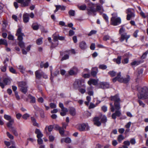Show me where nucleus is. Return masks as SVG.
<instances>
[{"mask_svg": "<svg viewBox=\"0 0 148 148\" xmlns=\"http://www.w3.org/2000/svg\"><path fill=\"white\" fill-rule=\"evenodd\" d=\"M114 106L112 103H110V110L111 111L113 112L115 110V112L113 113L112 115V118L115 119L116 118V116L119 117L121 115V112L120 110L121 107L120 106V102H114Z\"/></svg>", "mask_w": 148, "mask_h": 148, "instance_id": "obj_1", "label": "nucleus"}, {"mask_svg": "<svg viewBox=\"0 0 148 148\" xmlns=\"http://www.w3.org/2000/svg\"><path fill=\"white\" fill-rule=\"evenodd\" d=\"M138 91V96L139 99H145L148 96V89L147 87L145 86L143 88L139 87L137 88Z\"/></svg>", "mask_w": 148, "mask_h": 148, "instance_id": "obj_2", "label": "nucleus"}, {"mask_svg": "<svg viewBox=\"0 0 148 148\" xmlns=\"http://www.w3.org/2000/svg\"><path fill=\"white\" fill-rule=\"evenodd\" d=\"M125 29L123 27H122L119 30V34L121 35L120 40L121 42H122L125 40H126V42H127L128 39L130 37V35H127V33L125 32Z\"/></svg>", "mask_w": 148, "mask_h": 148, "instance_id": "obj_3", "label": "nucleus"}, {"mask_svg": "<svg viewBox=\"0 0 148 148\" xmlns=\"http://www.w3.org/2000/svg\"><path fill=\"white\" fill-rule=\"evenodd\" d=\"M113 16L111 19V24L114 26H116L120 24L121 23V19L120 17L117 16L116 13L112 14Z\"/></svg>", "mask_w": 148, "mask_h": 148, "instance_id": "obj_4", "label": "nucleus"}, {"mask_svg": "<svg viewBox=\"0 0 148 148\" xmlns=\"http://www.w3.org/2000/svg\"><path fill=\"white\" fill-rule=\"evenodd\" d=\"M126 13L127 14V20H130L131 18L135 17V15L134 10L131 8L127 9L126 10Z\"/></svg>", "mask_w": 148, "mask_h": 148, "instance_id": "obj_5", "label": "nucleus"}, {"mask_svg": "<svg viewBox=\"0 0 148 148\" xmlns=\"http://www.w3.org/2000/svg\"><path fill=\"white\" fill-rule=\"evenodd\" d=\"M83 82L81 80L77 79L75 80L73 84V87L75 88H80L81 87H86L84 84H82Z\"/></svg>", "mask_w": 148, "mask_h": 148, "instance_id": "obj_6", "label": "nucleus"}, {"mask_svg": "<svg viewBox=\"0 0 148 148\" xmlns=\"http://www.w3.org/2000/svg\"><path fill=\"white\" fill-rule=\"evenodd\" d=\"M18 3L21 4L22 7L28 6L31 0H16Z\"/></svg>", "mask_w": 148, "mask_h": 148, "instance_id": "obj_7", "label": "nucleus"}, {"mask_svg": "<svg viewBox=\"0 0 148 148\" xmlns=\"http://www.w3.org/2000/svg\"><path fill=\"white\" fill-rule=\"evenodd\" d=\"M88 5L89 7L86 9V10L89 14H91L92 13L94 12H96V10L93 7H91V6L92 5H94V4H93L92 3L89 2Z\"/></svg>", "mask_w": 148, "mask_h": 148, "instance_id": "obj_8", "label": "nucleus"}, {"mask_svg": "<svg viewBox=\"0 0 148 148\" xmlns=\"http://www.w3.org/2000/svg\"><path fill=\"white\" fill-rule=\"evenodd\" d=\"M130 80V76L129 75H127L126 77L125 78H123L121 77H120V78H119V82L121 83H123L125 84H127L128 83Z\"/></svg>", "mask_w": 148, "mask_h": 148, "instance_id": "obj_9", "label": "nucleus"}, {"mask_svg": "<svg viewBox=\"0 0 148 148\" xmlns=\"http://www.w3.org/2000/svg\"><path fill=\"white\" fill-rule=\"evenodd\" d=\"M10 79L7 78H6L4 79L3 80V82H0V86L2 88H4V86L5 85H7L10 83Z\"/></svg>", "mask_w": 148, "mask_h": 148, "instance_id": "obj_10", "label": "nucleus"}, {"mask_svg": "<svg viewBox=\"0 0 148 148\" xmlns=\"http://www.w3.org/2000/svg\"><path fill=\"white\" fill-rule=\"evenodd\" d=\"M88 125L84 123H83L79 125L78 127V129L80 131H83L85 130L86 128L88 130Z\"/></svg>", "mask_w": 148, "mask_h": 148, "instance_id": "obj_11", "label": "nucleus"}, {"mask_svg": "<svg viewBox=\"0 0 148 148\" xmlns=\"http://www.w3.org/2000/svg\"><path fill=\"white\" fill-rule=\"evenodd\" d=\"M100 117H96L93 119V121L95 125L98 126H99L101 125V122L100 121Z\"/></svg>", "mask_w": 148, "mask_h": 148, "instance_id": "obj_12", "label": "nucleus"}, {"mask_svg": "<svg viewBox=\"0 0 148 148\" xmlns=\"http://www.w3.org/2000/svg\"><path fill=\"white\" fill-rule=\"evenodd\" d=\"M36 77L37 79L40 78L42 75H44V73L42 72L40 70L36 71L35 72Z\"/></svg>", "mask_w": 148, "mask_h": 148, "instance_id": "obj_13", "label": "nucleus"}, {"mask_svg": "<svg viewBox=\"0 0 148 148\" xmlns=\"http://www.w3.org/2000/svg\"><path fill=\"white\" fill-rule=\"evenodd\" d=\"M110 100L112 101H114V102H120L121 100L117 95L114 96H112L110 98Z\"/></svg>", "mask_w": 148, "mask_h": 148, "instance_id": "obj_14", "label": "nucleus"}, {"mask_svg": "<svg viewBox=\"0 0 148 148\" xmlns=\"http://www.w3.org/2000/svg\"><path fill=\"white\" fill-rule=\"evenodd\" d=\"M78 71L77 68L76 67H73L69 71V73L70 75H73L76 74Z\"/></svg>", "mask_w": 148, "mask_h": 148, "instance_id": "obj_15", "label": "nucleus"}, {"mask_svg": "<svg viewBox=\"0 0 148 148\" xmlns=\"http://www.w3.org/2000/svg\"><path fill=\"white\" fill-rule=\"evenodd\" d=\"M29 14L27 13H25L23 15V22L25 23H27L28 22L29 20Z\"/></svg>", "mask_w": 148, "mask_h": 148, "instance_id": "obj_16", "label": "nucleus"}, {"mask_svg": "<svg viewBox=\"0 0 148 148\" xmlns=\"http://www.w3.org/2000/svg\"><path fill=\"white\" fill-rule=\"evenodd\" d=\"M109 84L107 82H101L100 83V88L103 89H105L108 88L109 87Z\"/></svg>", "mask_w": 148, "mask_h": 148, "instance_id": "obj_17", "label": "nucleus"}, {"mask_svg": "<svg viewBox=\"0 0 148 148\" xmlns=\"http://www.w3.org/2000/svg\"><path fill=\"white\" fill-rule=\"evenodd\" d=\"M79 47L82 49H85L87 48V45L86 42L84 41H82L79 43Z\"/></svg>", "mask_w": 148, "mask_h": 148, "instance_id": "obj_18", "label": "nucleus"}, {"mask_svg": "<svg viewBox=\"0 0 148 148\" xmlns=\"http://www.w3.org/2000/svg\"><path fill=\"white\" fill-rule=\"evenodd\" d=\"M35 132L37 134V137L38 138H41L42 137L43 134L39 129H36Z\"/></svg>", "mask_w": 148, "mask_h": 148, "instance_id": "obj_19", "label": "nucleus"}, {"mask_svg": "<svg viewBox=\"0 0 148 148\" xmlns=\"http://www.w3.org/2000/svg\"><path fill=\"white\" fill-rule=\"evenodd\" d=\"M98 72V69L96 67H94L92 68L91 72V75L93 77H95Z\"/></svg>", "mask_w": 148, "mask_h": 148, "instance_id": "obj_20", "label": "nucleus"}, {"mask_svg": "<svg viewBox=\"0 0 148 148\" xmlns=\"http://www.w3.org/2000/svg\"><path fill=\"white\" fill-rule=\"evenodd\" d=\"M88 84L90 85L92 84L95 85L97 83V81L95 79H91L88 82Z\"/></svg>", "mask_w": 148, "mask_h": 148, "instance_id": "obj_21", "label": "nucleus"}, {"mask_svg": "<svg viewBox=\"0 0 148 148\" xmlns=\"http://www.w3.org/2000/svg\"><path fill=\"white\" fill-rule=\"evenodd\" d=\"M87 93L90 96L93 95V92L92 91V88L91 86H90L87 88Z\"/></svg>", "mask_w": 148, "mask_h": 148, "instance_id": "obj_22", "label": "nucleus"}, {"mask_svg": "<svg viewBox=\"0 0 148 148\" xmlns=\"http://www.w3.org/2000/svg\"><path fill=\"white\" fill-rule=\"evenodd\" d=\"M69 111L70 114L72 116H74L75 115V110L74 108H71L69 110Z\"/></svg>", "mask_w": 148, "mask_h": 148, "instance_id": "obj_23", "label": "nucleus"}, {"mask_svg": "<svg viewBox=\"0 0 148 148\" xmlns=\"http://www.w3.org/2000/svg\"><path fill=\"white\" fill-rule=\"evenodd\" d=\"M14 122V119H12V120L9 121V122L7 123V125L8 127L10 128V129H11L12 127H14L12 126V124Z\"/></svg>", "mask_w": 148, "mask_h": 148, "instance_id": "obj_24", "label": "nucleus"}, {"mask_svg": "<svg viewBox=\"0 0 148 148\" xmlns=\"http://www.w3.org/2000/svg\"><path fill=\"white\" fill-rule=\"evenodd\" d=\"M18 85L20 88L27 86L26 83L24 82H19L18 83Z\"/></svg>", "mask_w": 148, "mask_h": 148, "instance_id": "obj_25", "label": "nucleus"}, {"mask_svg": "<svg viewBox=\"0 0 148 148\" xmlns=\"http://www.w3.org/2000/svg\"><path fill=\"white\" fill-rule=\"evenodd\" d=\"M16 68L17 69L19 70L21 73H24L25 69L23 65H19L18 66H16Z\"/></svg>", "mask_w": 148, "mask_h": 148, "instance_id": "obj_26", "label": "nucleus"}, {"mask_svg": "<svg viewBox=\"0 0 148 148\" xmlns=\"http://www.w3.org/2000/svg\"><path fill=\"white\" fill-rule=\"evenodd\" d=\"M101 119V122L102 123H105L107 121V117L105 115L101 116L100 117Z\"/></svg>", "mask_w": 148, "mask_h": 148, "instance_id": "obj_27", "label": "nucleus"}, {"mask_svg": "<svg viewBox=\"0 0 148 148\" xmlns=\"http://www.w3.org/2000/svg\"><path fill=\"white\" fill-rule=\"evenodd\" d=\"M10 131L12 132L13 134L15 136H18V132L14 127H12L11 129H10Z\"/></svg>", "mask_w": 148, "mask_h": 148, "instance_id": "obj_28", "label": "nucleus"}, {"mask_svg": "<svg viewBox=\"0 0 148 148\" xmlns=\"http://www.w3.org/2000/svg\"><path fill=\"white\" fill-rule=\"evenodd\" d=\"M77 6L79 10H84L86 8V6L85 4H84L81 5H77Z\"/></svg>", "mask_w": 148, "mask_h": 148, "instance_id": "obj_29", "label": "nucleus"}, {"mask_svg": "<svg viewBox=\"0 0 148 148\" xmlns=\"http://www.w3.org/2000/svg\"><path fill=\"white\" fill-rule=\"evenodd\" d=\"M32 121L33 123V125L35 126L38 127V124L36 122V120L35 118L33 117H31V118Z\"/></svg>", "mask_w": 148, "mask_h": 148, "instance_id": "obj_30", "label": "nucleus"}, {"mask_svg": "<svg viewBox=\"0 0 148 148\" xmlns=\"http://www.w3.org/2000/svg\"><path fill=\"white\" fill-rule=\"evenodd\" d=\"M121 73L120 72L119 73L117 74V76L112 79V81L113 82H116L117 80L119 81V78H120V77H121Z\"/></svg>", "mask_w": 148, "mask_h": 148, "instance_id": "obj_31", "label": "nucleus"}, {"mask_svg": "<svg viewBox=\"0 0 148 148\" xmlns=\"http://www.w3.org/2000/svg\"><path fill=\"white\" fill-rule=\"evenodd\" d=\"M125 138L124 136L122 134L119 135L117 137V140L119 143H121Z\"/></svg>", "mask_w": 148, "mask_h": 148, "instance_id": "obj_32", "label": "nucleus"}, {"mask_svg": "<svg viewBox=\"0 0 148 148\" xmlns=\"http://www.w3.org/2000/svg\"><path fill=\"white\" fill-rule=\"evenodd\" d=\"M0 45H4L5 46H8V43L6 40L4 39H0Z\"/></svg>", "mask_w": 148, "mask_h": 148, "instance_id": "obj_33", "label": "nucleus"}, {"mask_svg": "<svg viewBox=\"0 0 148 148\" xmlns=\"http://www.w3.org/2000/svg\"><path fill=\"white\" fill-rule=\"evenodd\" d=\"M38 25L36 23H33L32 25V27L33 29L34 30H37L39 27Z\"/></svg>", "mask_w": 148, "mask_h": 148, "instance_id": "obj_34", "label": "nucleus"}, {"mask_svg": "<svg viewBox=\"0 0 148 148\" xmlns=\"http://www.w3.org/2000/svg\"><path fill=\"white\" fill-rule=\"evenodd\" d=\"M121 56H118L117 59H114V61L116 62V63L118 64H120L121 62Z\"/></svg>", "mask_w": 148, "mask_h": 148, "instance_id": "obj_35", "label": "nucleus"}, {"mask_svg": "<svg viewBox=\"0 0 148 148\" xmlns=\"http://www.w3.org/2000/svg\"><path fill=\"white\" fill-rule=\"evenodd\" d=\"M108 74L110 75L111 77H113L116 75V73L114 71H112L109 72L108 73Z\"/></svg>", "mask_w": 148, "mask_h": 148, "instance_id": "obj_36", "label": "nucleus"}, {"mask_svg": "<svg viewBox=\"0 0 148 148\" xmlns=\"http://www.w3.org/2000/svg\"><path fill=\"white\" fill-rule=\"evenodd\" d=\"M27 86L25 87H24L21 88L20 90L24 94H26L27 91Z\"/></svg>", "mask_w": 148, "mask_h": 148, "instance_id": "obj_37", "label": "nucleus"}, {"mask_svg": "<svg viewBox=\"0 0 148 148\" xmlns=\"http://www.w3.org/2000/svg\"><path fill=\"white\" fill-rule=\"evenodd\" d=\"M53 128V127L52 125H50L48 126H46L45 128V130H46L47 129L49 132H51L52 131Z\"/></svg>", "mask_w": 148, "mask_h": 148, "instance_id": "obj_38", "label": "nucleus"}, {"mask_svg": "<svg viewBox=\"0 0 148 148\" xmlns=\"http://www.w3.org/2000/svg\"><path fill=\"white\" fill-rule=\"evenodd\" d=\"M4 117L5 119L9 121H10L11 120H12V119H13L11 118L10 116L7 114H5L4 115Z\"/></svg>", "mask_w": 148, "mask_h": 148, "instance_id": "obj_39", "label": "nucleus"}, {"mask_svg": "<svg viewBox=\"0 0 148 148\" xmlns=\"http://www.w3.org/2000/svg\"><path fill=\"white\" fill-rule=\"evenodd\" d=\"M18 44L21 48H24L25 47V46L24 43L22 41H19Z\"/></svg>", "mask_w": 148, "mask_h": 148, "instance_id": "obj_40", "label": "nucleus"}, {"mask_svg": "<svg viewBox=\"0 0 148 148\" xmlns=\"http://www.w3.org/2000/svg\"><path fill=\"white\" fill-rule=\"evenodd\" d=\"M102 16L103 17V18L106 20V22L108 23H109V21H108V16L105 14H102Z\"/></svg>", "mask_w": 148, "mask_h": 148, "instance_id": "obj_41", "label": "nucleus"}, {"mask_svg": "<svg viewBox=\"0 0 148 148\" xmlns=\"http://www.w3.org/2000/svg\"><path fill=\"white\" fill-rule=\"evenodd\" d=\"M36 43L38 45H40L42 43V38H40L36 40Z\"/></svg>", "mask_w": 148, "mask_h": 148, "instance_id": "obj_42", "label": "nucleus"}, {"mask_svg": "<svg viewBox=\"0 0 148 148\" xmlns=\"http://www.w3.org/2000/svg\"><path fill=\"white\" fill-rule=\"evenodd\" d=\"M140 64V62L138 61H135L131 63V65L132 66H136Z\"/></svg>", "mask_w": 148, "mask_h": 148, "instance_id": "obj_43", "label": "nucleus"}, {"mask_svg": "<svg viewBox=\"0 0 148 148\" xmlns=\"http://www.w3.org/2000/svg\"><path fill=\"white\" fill-rule=\"evenodd\" d=\"M96 11H101L102 10V11H103V9L102 7V6H101L100 5H97V6L96 7Z\"/></svg>", "mask_w": 148, "mask_h": 148, "instance_id": "obj_44", "label": "nucleus"}, {"mask_svg": "<svg viewBox=\"0 0 148 148\" xmlns=\"http://www.w3.org/2000/svg\"><path fill=\"white\" fill-rule=\"evenodd\" d=\"M23 35V34L21 32V29L20 28H18L17 30V33L16 34V35Z\"/></svg>", "mask_w": 148, "mask_h": 148, "instance_id": "obj_45", "label": "nucleus"}, {"mask_svg": "<svg viewBox=\"0 0 148 148\" xmlns=\"http://www.w3.org/2000/svg\"><path fill=\"white\" fill-rule=\"evenodd\" d=\"M78 90L79 92L82 94H84L86 92V90L85 88H79L78 89Z\"/></svg>", "mask_w": 148, "mask_h": 148, "instance_id": "obj_46", "label": "nucleus"}, {"mask_svg": "<svg viewBox=\"0 0 148 148\" xmlns=\"http://www.w3.org/2000/svg\"><path fill=\"white\" fill-rule=\"evenodd\" d=\"M99 68L100 69L104 70L107 68V66L106 65L104 64H101L99 66Z\"/></svg>", "mask_w": 148, "mask_h": 148, "instance_id": "obj_47", "label": "nucleus"}, {"mask_svg": "<svg viewBox=\"0 0 148 148\" xmlns=\"http://www.w3.org/2000/svg\"><path fill=\"white\" fill-rule=\"evenodd\" d=\"M75 11L72 10H70L69 12V14L71 16H74L75 15Z\"/></svg>", "mask_w": 148, "mask_h": 148, "instance_id": "obj_48", "label": "nucleus"}, {"mask_svg": "<svg viewBox=\"0 0 148 148\" xmlns=\"http://www.w3.org/2000/svg\"><path fill=\"white\" fill-rule=\"evenodd\" d=\"M24 36V34L23 35H22V34L17 35V36H18V39L19 41L23 40V36Z\"/></svg>", "mask_w": 148, "mask_h": 148, "instance_id": "obj_49", "label": "nucleus"}, {"mask_svg": "<svg viewBox=\"0 0 148 148\" xmlns=\"http://www.w3.org/2000/svg\"><path fill=\"white\" fill-rule=\"evenodd\" d=\"M29 117V115L27 113H26L23 115L22 116L23 118L25 120L27 119V118Z\"/></svg>", "mask_w": 148, "mask_h": 148, "instance_id": "obj_50", "label": "nucleus"}, {"mask_svg": "<svg viewBox=\"0 0 148 148\" xmlns=\"http://www.w3.org/2000/svg\"><path fill=\"white\" fill-rule=\"evenodd\" d=\"M9 70L10 72L12 73L16 74V73L15 70L12 67H10Z\"/></svg>", "mask_w": 148, "mask_h": 148, "instance_id": "obj_51", "label": "nucleus"}, {"mask_svg": "<svg viewBox=\"0 0 148 148\" xmlns=\"http://www.w3.org/2000/svg\"><path fill=\"white\" fill-rule=\"evenodd\" d=\"M64 142L67 143H70L71 142V140L69 138H66L64 139Z\"/></svg>", "mask_w": 148, "mask_h": 148, "instance_id": "obj_52", "label": "nucleus"}, {"mask_svg": "<svg viewBox=\"0 0 148 148\" xmlns=\"http://www.w3.org/2000/svg\"><path fill=\"white\" fill-rule=\"evenodd\" d=\"M143 69L142 68L139 69L138 70V75H140L142 74L143 72Z\"/></svg>", "mask_w": 148, "mask_h": 148, "instance_id": "obj_53", "label": "nucleus"}, {"mask_svg": "<svg viewBox=\"0 0 148 148\" xmlns=\"http://www.w3.org/2000/svg\"><path fill=\"white\" fill-rule=\"evenodd\" d=\"M58 130L61 135H62L64 134V131L63 128L60 127Z\"/></svg>", "mask_w": 148, "mask_h": 148, "instance_id": "obj_54", "label": "nucleus"}, {"mask_svg": "<svg viewBox=\"0 0 148 148\" xmlns=\"http://www.w3.org/2000/svg\"><path fill=\"white\" fill-rule=\"evenodd\" d=\"M7 136L8 137L11 139H13L14 138L13 136L10 134L9 132H7L6 133Z\"/></svg>", "mask_w": 148, "mask_h": 148, "instance_id": "obj_55", "label": "nucleus"}, {"mask_svg": "<svg viewBox=\"0 0 148 148\" xmlns=\"http://www.w3.org/2000/svg\"><path fill=\"white\" fill-rule=\"evenodd\" d=\"M97 104L95 105L92 103H90V106H89V108H94L95 107L97 106Z\"/></svg>", "mask_w": 148, "mask_h": 148, "instance_id": "obj_56", "label": "nucleus"}, {"mask_svg": "<svg viewBox=\"0 0 148 148\" xmlns=\"http://www.w3.org/2000/svg\"><path fill=\"white\" fill-rule=\"evenodd\" d=\"M148 53V50L146 51L145 52L143 55L141 56V58H142L144 59L147 56Z\"/></svg>", "mask_w": 148, "mask_h": 148, "instance_id": "obj_57", "label": "nucleus"}, {"mask_svg": "<svg viewBox=\"0 0 148 148\" xmlns=\"http://www.w3.org/2000/svg\"><path fill=\"white\" fill-rule=\"evenodd\" d=\"M139 105L142 106L143 107H144L145 106V104L140 100H139L138 101Z\"/></svg>", "mask_w": 148, "mask_h": 148, "instance_id": "obj_58", "label": "nucleus"}, {"mask_svg": "<svg viewBox=\"0 0 148 148\" xmlns=\"http://www.w3.org/2000/svg\"><path fill=\"white\" fill-rule=\"evenodd\" d=\"M129 62V59L128 58H125L122 61V63L124 64H127Z\"/></svg>", "mask_w": 148, "mask_h": 148, "instance_id": "obj_59", "label": "nucleus"}, {"mask_svg": "<svg viewBox=\"0 0 148 148\" xmlns=\"http://www.w3.org/2000/svg\"><path fill=\"white\" fill-rule=\"evenodd\" d=\"M50 107L51 108H55L56 107V105L53 103H51L49 104Z\"/></svg>", "mask_w": 148, "mask_h": 148, "instance_id": "obj_60", "label": "nucleus"}, {"mask_svg": "<svg viewBox=\"0 0 148 148\" xmlns=\"http://www.w3.org/2000/svg\"><path fill=\"white\" fill-rule=\"evenodd\" d=\"M69 58V56L68 55H65L63 57L61 60L63 61L66 60Z\"/></svg>", "mask_w": 148, "mask_h": 148, "instance_id": "obj_61", "label": "nucleus"}, {"mask_svg": "<svg viewBox=\"0 0 148 148\" xmlns=\"http://www.w3.org/2000/svg\"><path fill=\"white\" fill-rule=\"evenodd\" d=\"M123 144H124L125 145L129 146L130 145V143L129 141L128 140H126L124 141L123 142Z\"/></svg>", "mask_w": 148, "mask_h": 148, "instance_id": "obj_62", "label": "nucleus"}, {"mask_svg": "<svg viewBox=\"0 0 148 148\" xmlns=\"http://www.w3.org/2000/svg\"><path fill=\"white\" fill-rule=\"evenodd\" d=\"M75 34V32L74 31H73L72 30H70L69 32V35L70 36H72L73 35H74Z\"/></svg>", "mask_w": 148, "mask_h": 148, "instance_id": "obj_63", "label": "nucleus"}, {"mask_svg": "<svg viewBox=\"0 0 148 148\" xmlns=\"http://www.w3.org/2000/svg\"><path fill=\"white\" fill-rule=\"evenodd\" d=\"M136 140L134 138H133L130 140V143L132 145H134L136 143Z\"/></svg>", "mask_w": 148, "mask_h": 148, "instance_id": "obj_64", "label": "nucleus"}]
</instances>
